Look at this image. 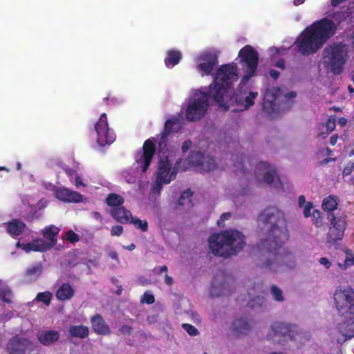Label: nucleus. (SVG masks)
<instances>
[{
    "instance_id": "f257e3e1",
    "label": "nucleus",
    "mask_w": 354,
    "mask_h": 354,
    "mask_svg": "<svg viewBox=\"0 0 354 354\" xmlns=\"http://www.w3.org/2000/svg\"><path fill=\"white\" fill-rule=\"evenodd\" d=\"M237 67L232 64H223L217 70L213 80V87L209 90L206 88L196 91L189 100L185 110L186 119L195 122L202 118L209 106V101L212 98L225 111L229 109L227 100V94L232 87L233 82L237 80Z\"/></svg>"
},
{
    "instance_id": "f03ea898",
    "label": "nucleus",
    "mask_w": 354,
    "mask_h": 354,
    "mask_svg": "<svg viewBox=\"0 0 354 354\" xmlns=\"http://www.w3.org/2000/svg\"><path fill=\"white\" fill-rule=\"evenodd\" d=\"M258 223L266 231L259 247H267L271 243L279 240L286 243L289 239L287 221L284 213L275 207L264 209L258 216Z\"/></svg>"
},
{
    "instance_id": "7ed1b4c3",
    "label": "nucleus",
    "mask_w": 354,
    "mask_h": 354,
    "mask_svg": "<svg viewBox=\"0 0 354 354\" xmlns=\"http://www.w3.org/2000/svg\"><path fill=\"white\" fill-rule=\"evenodd\" d=\"M246 245L244 234L236 229H227L214 233L208 238V245L216 257L228 259L237 255Z\"/></svg>"
},
{
    "instance_id": "20e7f679",
    "label": "nucleus",
    "mask_w": 354,
    "mask_h": 354,
    "mask_svg": "<svg viewBox=\"0 0 354 354\" xmlns=\"http://www.w3.org/2000/svg\"><path fill=\"white\" fill-rule=\"evenodd\" d=\"M284 243H280L279 240H277L267 247H259L261 252L266 257V260L263 263V268L272 272H277L285 271L295 267V257L283 247Z\"/></svg>"
},
{
    "instance_id": "39448f33",
    "label": "nucleus",
    "mask_w": 354,
    "mask_h": 354,
    "mask_svg": "<svg viewBox=\"0 0 354 354\" xmlns=\"http://www.w3.org/2000/svg\"><path fill=\"white\" fill-rule=\"evenodd\" d=\"M323 57L326 68L333 74L340 75L348 58V50L342 43L333 44L325 48Z\"/></svg>"
},
{
    "instance_id": "423d86ee",
    "label": "nucleus",
    "mask_w": 354,
    "mask_h": 354,
    "mask_svg": "<svg viewBox=\"0 0 354 354\" xmlns=\"http://www.w3.org/2000/svg\"><path fill=\"white\" fill-rule=\"evenodd\" d=\"M328 219L330 221V226L326 234V242L332 245L343 239L347 227V220L344 214H330Z\"/></svg>"
},
{
    "instance_id": "0eeeda50",
    "label": "nucleus",
    "mask_w": 354,
    "mask_h": 354,
    "mask_svg": "<svg viewBox=\"0 0 354 354\" xmlns=\"http://www.w3.org/2000/svg\"><path fill=\"white\" fill-rule=\"evenodd\" d=\"M333 296L339 315H354V291L351 288H337Z\"/></svg>"
},
{
    "instance_id": "6e6552de",
    "label": "nucleus",
    "mask_w": 354,
    "mask_h": 354,
    "mask_svg": "<svg viewBox=\"0 0 354 354\" xmlns=\"http://www.w3.org/2000/svg\"><path fill=\"white\" fill-rule=\"evenodd\" d=\"M239 57L243 64L245 75L243 79L248 80L253 77L259 65L258 52L250 45H246L239 52Z\"/></svg>"
},
{
    "instance_id": "1a4fd4ad",
    "label": "nucleus",
    "mask_w": 354,
    "mask_h": 354,
    "mask_svg": "<svg viewBox=\"0 0 354 354\" xmlns=\"http://www.w3.org/2000/svg\"><path fill=\"white\" fill-rule=\"evenodd\" d=\"M295 45L297 50L304 56L315 54L324 46L308 28L303 31Z\"/></svg>"
},
{
    "instance_id": "9d476101",
    "label": "nucleus",
    "mask_w": 354,
    "mask_h": 354,
    "mask_svg": "<svg viewBox=\"0 0 354 354\" xmlns=\"http://www.w3.org/2000/svg\"><path fill=\"white\" fill-rule=\"evenodd\" d=\"M308 28L324 45L335 34L337 25L331 19L324 17L315 21Z\"/></svg>"
},
{
    "instance_id": "9b49d317",
    "label": "nucleus",
    "mask_w": 354,
    "mask_h": 354,
    "mask_svg": "<svg viewBox=\"0 0 354 354\" xmlns=\"http://www.w3.org/2000/svg\"><path fill=\"white\" fill-rule=\"evenodd\" d=\"M254 175L259 181L262 180L268 185L273 183V187L276 189L283 188L282 183L277 174L275 168L266 162H260L257 164Z\"/></svg>"
},
{
    "instance_id": "f8f14e48",
    "label": "nucleus",
    "mask_w": 354,
    "mask_h": 354,
    "mask_svg": "<svg viewBox=\"0 0 354 354\" xmlns=\"http://www.w3.org/2000/svg\"><path fill=\"white\" fill-rule=\"evenodd\" d=\"M37 351V345L28 338L16 335L6 344L8 354H30Z\"/></svg>"
},
{
    "instance_id": "ddd939ff",
    "label": "nucleus",
    "mask_w": 354,
    "mask_h": 354,
    "mask_svg": "<svg viewBox=\"0 0 354 354\" xmlns=\"http://www.w3.org/2000/svg\"><path fill=\"white\" fill-rule=\"evenodd\" d=\"M95 130L97 133V142L101 147L111 145L115 140L114 132L109 127L106 113H102L100 115L95 124Z\"/></svg>"
},
{
    "instance_id": "4468645a",
    "label": "nucleus",
    "mask_w": 354,
    "mask_h": 354,
    "mask_svg": "<svg viewBox=\"0 0 354 354\" xmlns=\"http://www.w3.org/2000/svg\"><path fill=\"white\" fill-rule=\"evenodd\" d=\"M187 161L189 165L199 167L203 171L209 172L216 168L215 160L211 156H205L200 151H192Z\"/></svg>"
},
{
    "instance_id": "2eb2a0df",
    "label": "nucleus",
    "mask_w": 354,
    "mask_h": 354,
    "mask_svg": "<svg viewBox=\"0 0 354 354\" xmlns=\"http://www.w3.org/2000/svg\"><path fill=\"white\" fill-rule=\"evenodd\" d=\"M182 159L178 158L173 167L170 164L168 157L160 158L158 164V170L156 178L163 180L170 179V182L175 179L178 172V166L181 163Z\"/></svg>"
},
{
    "instance_id": "dca6fc26",
    "label": "nucleus",
    "mask_w": 354,
    "mask_h": 354,
    "mask_svg": "<svg viewBox=\"0 0 354 354\" xmlns=\"http://www.w3.org/2000/svg\"><path fill=\"white\" fill-rule=\"evenodd\" d=\"M156 153V146L153 142L148 139L145 140L142 146V152L136 158L137 163L140 166L142 172H146Z\"/></svg>"
},
{
    "instance_id": "f3484780",
    "label": "nucleus",
    "mask_w": 354,
    "mask_h": 354,
    "mask_svg": "<svg viewBox=\"0 0 354 354\" xmlns=\"http://www.w3.org/2000/svg\"><path fill=\"white\" fill-rule=\"evenodd\" d=\"M201 62L198 65V69L203 72L202 75H209L218 64V56L214 53H204L200 56Z\"/></svg>"
},
{
    "instance_id": "a211bd4d",
    "label": "nucleus",
    "mask_w": 354,
    "mask_h": 354,
    "mask_svg": "<svg viewBox=\"0 0 354 354\" xmlns=\"http://www.w3.org/2000/svg\"><path fill=\"white\" fill-rule=\"evenodd\" d=\"M295 326L289 324L276 322L272 325V330L275 336L279 338L283 337L282 341H287L288 339L293 340L295 337Z\"/></svg>"
},
{
    "instance_id": "6ab92c4d",
    "label": "nucleus",
    "mask_w": 354,
    "mask_h": 354,
    "mask_svg": "<svg viewBox=\"0 0 354 354\" xmlns=\"http://www.w3.org/2000/svg\"><path fill=\"white\" fill-rule=\"evenodd\" d=\"M218 276H216L212 282L209 293L212 297H219L221 296H230L232 295V290H230V280L225 279L224 281L218 283Z\"/></svg>"
},
{
    "instance_id": "aec40b11",
    "label": "nucleus",
    "mask_w": 354,
    "mask_h": 354,
    "mask_svg": "<svg viewBox=\"0 0 354 354\" xmlns=\"http://www.w3.org/2000/svg\"><path fill=\"white\" fill-rule=\"evenodd\" d=\"M3 225L7 233L12 238L20 236L26 228V224L20 218H12Z\"/></svg>"
},
{
    "instance_id": "412c9836",
    "label": "nucleus",
    "mask_w": 354,
    "mask_h": 354,
    "mask_svg": "<svg viewBox=\"0 0 354 354\" xmlns=\"http://www.w3.org/2000/svg\"><path fill=\"white\" fill-rule=\"evenodd\" d=\"M345 320L337 325V330L345 338L344 340L354 337V315L344 316Z\"/></svg>"
},
{
    "instance_id": "4be33fe9",
    "label": "nucleus",
    "mask_w": 354,
    "mask_h": 354,
    "mask_svg": "<svg viewBox=\"0 0 354 354\" xmlns=\"http://www.w3.org/2000/svg\"><path fill=\"white\" fill-rule=\"evenodd\" d=\"M60 337V334L55 330H43L37 332L38 342L46 346H49L57 342Z\"/></svg>"
},
{
    "instance_id": "5701e85b",
    "label": "nucleus",
    "mask_w": 354,
    "mask_h": 354,
    "mask_svg": "<svg viewBox=\"0 0 354 354\" xmlns=\"http://www.w3.org/2000/svg\"><path fill=\"white\" fill-rule=\"evenodd\" d=\"M258 93L257 92H249L248 95L243 91H238L233 94V96L230 98V101H234L237 104H241L244 106L245 109H249L252 106L254 102V99L257 97Z\"/></svg>"
},
{
    "instance_id": "b1692460",
    "label": "nucleus",
    "mask_w": 354,
    "mask_h": 354,
    "mask_svg": "<svg viewBox=\"0 0 354 354\" xmlns=\"http://www.w3.org/2000/svg\"><path fill=\"white\" fill-rule=\"evenodd\" d=\"M55 196L59 200L68 203H79L82 201L81 194L65 187L57 189L55 192Z\"/></svg>"
},
{
    "instance_id": "393cba45",
    "label": "nucleus",
    "mask_w": 354,
    "mask_h": 354,
    "mask_svg": "<svg viewBox=\"0 0 354 354\" xmlns=\"http://www.w3.org/2000/svg\"><path fill=\"white\" fill-rule=\"evenodd\" d=\"M252 320L246 317L234 319L232 323L231 329L236 336L247 334L251 329Z\"/></svg>"
},
{
    "instance_id": "a878e982",
    "label": "nucleus",
    "mask_w": 354,
    "mask_h": 354,
    "mask_svg": "<svg viewBox=\"0 0 354 354\" xmlns=\"http://www.w3.org/2000/svg\"><path fill=\"white\" fill-rule=\"evenodd\" d=\"M91 322L93 331L97 335H106L111 334L109 325L100 314L93 316L91 319Z\"/></svg>"
},
{
    "instance_id": "bb28decb",
    "label": "nucleus",
    "mask_w": 354,
    "mask_h": 354,
    "mask_svg": "<svg viewBox=\"0 0 354 354\" xmlns=\"http://www.w3.org/2000/svg\"><path fill=\"white\" fill-rule=\"evenodd\" d=\"M111 215L117 222L122 224L129 223L132 216L131 212L123 206L112 208Z\"/></svg>"
},
{
    "instance_id": "cd10ccee",
    "label": "nucleus",
    "mask_w": 354,
    "mask_h": 354,
    "mask_svg": "<svg viewBox=\"0 0 354 354\" xmlns=\"http://www.w3.org/2000/svg\"><path fill=\"white\" fill-rule=\"evenodd\" d=\"M22 245L23 249L27 252L30 251L46 252L50 249L48 243L41 239L33 240L26 244H22Z\"/></svg>"
},
{
    "instance_id": "c85d7f7f",
    "label": "nucleus",
    "mask_w": 354,
    "mask_h": 354,
    "mask_svg": "<svg viewBox=\"0 0 354 354\" xmlns=\"http://www.w3.org/2000/svg\"><path fill=\"white\" fill-rule=\"evenodd\" d=\"M75 295V291L68 283H62L57 290L55 295L59 301H67L71 299Z\"/></svg>"
},
{
    "instance_id": "c756f323",
    "label": "nucleus",
    "mask_w": 354,
    "mask_h": 354,
    "mask_svg": "<svg viewBox=\"0 0 354 354\" xmlns=\"http://www.w3.org/2000/svg\"><path fill=\"white\" fill-rule=\"evenodd\" d=\"M59 232V229L55 225H50L44 229L42 232L43 236L49 241L48 245L50 249L53 247L57 243V237Z\"/></svg>"
},
{
    "instance_id": "7c9ffc66",
    "label": "nucleus",
    "mask_w": 354,
    "mask_h": 354,
    "mask_svg": "<svg viewBox=\"0 0 354 354\" xmlns=\"http://www.w3.org/2000/svg\"><path fill=\"white\" fill-rule=\"evenodd\" d=\"M182 59V54L176 50H169L165 58V64L167 68H172L177 65Z\"/></svg>"
},
{
    "instance_id": "2f4dec72",
    "label": "nucleus",
    "mask_w": 354,
    "mask_h": 354,
    "mask_svg": "<svg viewBox=\"0 0 354 354\" xmlns=\"http://www.w3.org/2000/svg\"><path fill=\"white\" fill-rule=\"evenodd\" d=\"M338 202L339 198L334 195H330L324 199L322 208L324 211L328 212V216L330 214H334L333 211L337 209Z\"/></svg>"
},
{
    "instance_id": "473e14b6",
    "label": "nucleus",
    "mask_w": 354,
    "mask_h": 354,
    "mask_svg": "<svg viewBox=\"0 0 354 354\" xmlns=\"http://www.w3.org/2000/svg\"><path fill=\"white\" fill-rule=\"evenodd\" d=\"M352 13V8H342L332 15L333 21L337 26L345 21Z\"/></svg>"
},
{
    "instance_id": "72a5a7b5",
    "label": "nucleus",
    "mask_w": 354,
    "mask_h": 354,
    "mask_svg": "<svg viewBox=\"0 0 354 354\" xmlns=\"http://www.w3.org/2000/svg\"><path fill=\"white\" fill-rule=\"evenodd\" d=\"M335 128V118L330 116L326 122L319 124V129L321 131L319 136L325 138L329 133H330Z\"/></svg>"
},
{
    "instance_id": "f704fd0d",
    "label": "nucleus",
    "mask_w": 354,
    "mask_h": 354,
    "mask_svg": "<svg viewBox=\"0 0 354 354\" xmlns=\"http://www.w3.org/2000/svg\"><path fill=\"white\" fill-rule=\"evenodd\" d=\"M68 333L73 337L84 339L88 336L89 329L84 325H74L69 327Z\"/></svg>"
},
{
    "instance_id": "c9c22d12",
    "label": "nucleus",
    "mask_w": 354,
    "mask_h": 354,
    "mask_svg": "<svg viewBox=\"0 0 354 354\" xmlns=\"http://www.w3.org/2000/svg\"><path fill=\"white\" fill-rule=\"evenodd\" d=\"M43 266L41 263H36L26 269L25 276L30 281L36 280L42 273Z\"/></svg>"
},
{
    "instance_id": "e433bc0d",
    "label": "nucleus",
    "mask_w": 354,
    "mask_h": 354,
    "mask_svg": "<svg viewBox=\"0 0 354 354\" xmlns=\"http://www.w3.org/2000/svg\"><path fill=\"white\" fill-rule=\"evenodd\" d=\"M178 120L176 117H174L166 120V122H165L163 131L162 132L161 138L162 139H165L168 136H169L171 133H172L174 131L175 126L178 125Z\"/></svg>"
},
{
    "instance_id": "4c0bfd02",
    "label": "nucleus",
    "mask_w": 354,
    "mask_h": 354,
    "mask_svg": "<svg viewBox=\"0 0 354 354\" xmlns=\"http://www.w3.org/2000/svg\"><path fill=\"white\" fill-rule=\"evenodd\" d=\"M124 202V199L122 196L114 193L109 194L106 198L107 205L112 207V208L121 207Z\"/></svg>"
},
{
    "instance_id": "58836bf2",
    "label": "nucleus",
    "mask_w": 354,
    "mask_h": 354,
    "mask_svg": "<svg viewBox=\"0 0 354 354\" xmlns=\"http://www.w3.org/2000/svg\"><path fill=\"white\" fill-rule=\"evenodd\" d=\"M192 196L193 193L189 189L184 191L178 199V205L181 206L187 205L188 207H192L193 205L191 200Z\"/></svg>"
},
{
    "instance_id": "ea45409f",
    "label": "nucleus",
    "mask_w": 354,
    "mask_h": 354,
    "mask_svg": "<svg viewBox=\"0 0 354 354\" xmlns=\"http://www.w3.org/2000/svg\"><path fill=\"white\" fill-rule=\"evenodd\" d=\"M245 157L243 155L240 156H236L234 167H236L235 172L238 174L239 173L245 174L246 169L244 166Z\"/></svg>"
},
{
    "instance_id": "a19ab883",
    "label": "nucleus",
    "mask_w": 354,
    "mask_h": 354,
    "mask_svg": "<svg viewBox=\"0 0 354 354\" xmlns=\"http://www.w3.org/2000/svg\"><path fill=\"white\" fill-rule=\"evenodd\" d=\"M12 292L8 286L0 288V299L5 303L10 304L12 302Z\"/></svg>"
},
{
    "instance_id": "79ce46f5",
    "label": "nucleus",
    "mask_w": 354,
    "mask_h": 354,
    "mask_svg": "<svg viewBox=\"0 0 354 354\" xmlns=\"http://www.w3.org/2000/svg\"><path fill=\"white\" fill-rule=\"evenodd\" d=\"M129 223H133L136 228L141 230L142 232L148 230V223L147 221H142L138 218H134L131 216Z\"/></svg>"
},
{
    "instance_id": "37998d69",
    "label": "nucleus",
    "mask_w": 354,
    "mask_h": 354,
    "mask_svg": "<svg viewBox=\"0 0 354 354\" xmlns=\"http://www.w3.org/2000/svg\"><path fill=\"white\" fill-rule=\"evenodd\" d=\"M52 297L53 295L50 292L46 291L38 293L36 297V299L39 301L43 302L46 306H49Z\"/></svg>"
},
{
    "instance_id": "c03bdc74",
    "label": "nucleus",
    "mask_w": 354,
    "mask_h": 354,
    "mask_svg": "<svg viewBox=\"0 0 354 354\" xmlns=\"http://www.w3.org/2000/svg\"><path fill=\"white\" fill-rule=\"evenodd\" d=\"M263 109L268 115H271L272 113H274V111H275L276 104H275V102L268 101V99L266 100L263 97Z\"/></svg>"
},
{
    "instance_id": "a18cd8bd",
    "label": "nucleus",
    "mask_w": 354,
    "mask_h": 354,
    "mask_svg": "<svg viewBox=\"0 0 354 354\" xmlns=\"http://www.w3.org/2000/svg\"><path fill=\"white\" fill-rule=\"evenodd\" d=\"M270 292H271V294L273 297V298L277 301H284V297L283 296V292H282V290L279 288L277 286H272L270 287Z\"/></svg>"
},
{
    "instance_id": "49530a36",
    "label": "nucleus",
    "mask_w": 354,
    "mask_h": 354,
    "mask_svg": "<svg viewBox=\"0 0 354 354\" xmlns=\"http://www.w3.org/2000/svg\"><path fill=\"white\" fill-rule=\"evenodd\" d=\"M311 216L314 225L317 227H321L323 224L321 212L319 210L315 209L313 210Z\"/></svg>"
},
{
    "instance_id": "de8ad7c7",
    "label": "nucleus",
    "mask_w": 354,
    "mask_h": 354,
    "mask_svg": "<svg viewBox=\"0 0 354 354\" xmlns=\"http://www.w3.org/2000/svg\"><path fill=\"white\" fill-rule=\"evenodd\" d=\"M182 328L190 335L196 336L199 334L198 330L194 326L189 324H183Z\"/></svg>"
},
{
    "instance_id": "09e8293b",
    "label": "nucleus",
    "mask_w": 354,
    "mask_h": 354,
    "mask_svg": "<svg viewBox=\"0 0 354 354\" xmlns=\"http://www.w3.org/2000/svg\"><path fill=\"white\" fill-rule=\"evenodd\" d=\"M279 92V89L277 88H273L272 90H268L266 91L264 94V97L268 101H271L273 102H275L277 99V95Z\"/></svg>"
},
{
    "instance_id": "8fccbe9b",
    "label": "nucleus",
    "mask_w": 354,
    "mask_h": 354,
    "mask_svg": "<svg viewBox=\"0 0 354 354\" xmlns=\"http://www.w3.org/2000/svg\"><path fill=\"white\" fill-rule=\"evenodd\" d=\"M351 154H354V150L351 151ZM354 170V159L350 161L344 168L342 171L343 176H349Z\"/></svg>"
},
{
    "instance_id": "3c124183",
    "label": "nucleus",
    "mask_w": 354,
    "mask_h": 354,
    "mask_svg": "<svg viewBox=\"0 0 354 354\" xmlns=\"http://www.w3.org/2000/svg\"><path fill=\"white\" fill-rule=\"evenodd\" d=\"M65 236L66 240L71 243H77L80 240L79 235L73 230H68Z\"/></svg>"
},
{
    "instance_id": "603ef678",
    "label": "nucleus",
    "mask_w": 354,
    "mask_h": 354,
    "mask_svg": "<svg viewBox=\"0 0 354 354\" xmlns=\"http://www.w3.org/2000/svg\"><path fill=\"white\" fill-rule=\"evenodd\" d=\"M142 302H145L147 304H152L155 302L154 296L149 292H145L141 299Z\"/></svg>"
},
{
    "instance_id": "864d4df0",
    "label": "nucleus",
    "mask_w": 354,
    "mask_h": 354,
    "mask_svg": "<svg viewBox=\"0 0 354 354\" xmlns=\"http://www.w3.org/2000/svg\"><path fill=\"white\" fill-rule=\"evenodd\" d=\"M303 213L305 218L311 216V209L313 208V204L311 202H307L303 207Z\"/></svg>"
},
{
    "instance_id": "5fc2aeb1",
    "label": "nucleus",
    "mask_w": 354,
    "mask_h": 354,
    "mask_svg": "<svg viewBox=\"0 0 354 354\" xmlns=\"http://www.w3.org/2000/svg\"><path fill=\"white\" fill-rule=\"evenodd\" d=\"M232 216V214L230 212H225L221 214L220 218L217 221V225L219 227L225 226V221L229 220Z\"/></svg>"
},
{
    "instance_id": "6e6d98bb",
    "label": "nucleus",
    "mask_w": 354,
    "mask_h": 354,
    "mask_svg": "<svg viewBox=\"0 0 354 354\" xmlns=\"http://www.w3.org/2000/svg\"><path fill=\"white\" fill-rule=\"evenodd\" d=\"M170 183V179L168 178L166 180L156 178V187L155 188L158 190V192H160L162 189V184H168Z\"/></svg>"
},
{
    "instance_id": "4d7b16f0",
    "label": "nucleus",
    "mask_w": 354,
    "mask_h": 354,
    "mask_svg": "<svg viewBox=\"0 0 354 354\" xmlns=\"http://www.w3.org/2000/svg\"><path fill=\"white\" fill-rule=\"evenodd\" d=\"M123 232V227L121 225H114L111 230V236H120Z\"/></svg>"
},
{
    "instance_id": "13d9d810",
    "label": "nucleus",
    "mask_w": 354,
    "mask_h": 354,
    "mask_svg": "<svg viewBox=\"0 0 354 354\" xmlns=\"http://www.w3.org/2000/svg\"><path fill=\"white\" fill-rule=\"evenodd\" d=\"M119 330L124 335H130L132 333L133 328L129 325H122Z\"/></svg>"
},
{
    "instance_id": "bf43d9fd",
    "label": "nucleus",
    "mask_w": 354,
    "mask_h": 354,
    "mask_svg": "<svg viewBox=\"0 0 354 354\" xmlns=\"http://www.w3.org/2000/svg\"><path fill=\"white\" fill-rule=\"evenodd\" d=\"M319 262L320 264L324 266L327 269L330 268L332 265V263L326 257L320 258Z\"/></svg>"
},
{
    "instance_id": "052dcab7",
    "label": "nucleus",
    "mask_w": 354,
    "mask_h": 354,
    "mask_svg": "<svg viewBox=\"0 0 354 354\" xmlns=\"http://www.w3.org/2000/svg\"><path fill=\"white\" fill-rule=\"evenodd\" d=\"M344 265L348 267L354 265V254L347 256L344 260Z\"/></svg>"
},
{
    "instance_id": "680f3d73",
    "label": "nucleus",
    "mask_w": 354,
    "mask_h": 354,
    "mask_svg": "<svg viewBox=\"0 0 354 354\" xmlns=\"http://www.w3.org/2000/svg\"><path fill=\"white\" fill-rule=\"evenodd\" d=\"M192 141L190 140H185L182 145V151L183 153L187 152L192 146Z\"/></svg>"
},
{
    "instance_id": "e2e57ef3",
    "label": "nucleus",
    "mask_w": 354,
    "mask_h": 354,
    "mask_svg": "<svg viewBox=\"0 0 354 354\" xmlns=\"http://www.w3.org/2000/svg\"><path fill=\"white\" fill-rule=\"evenodd\" d=\"M64 171L67 176L70 178L75 177L77 175L76 170L69 167L65 168Z\"/></svg>"
},
{
    "instance_id": "0e129e2a",
    "label": "nucleus",
    "mask_w": 354,
    "mask_h": 354,
    "mask_svg": "<svg viewBox=\"0 0 354 354\" xmlns=\"http://www.w3.org/2000/svg\"><path fill=\"white\" fill-rule=\"evenodd\" d=\"M269 74H270V77L275 80L278 79V77H279V75H280L279 72L274 69L270 70Z\"/></svg>"
},
{
    "instance_id": "69168bd1",
    "label": "nucleus",
    "mask_w": 354,
    "mask_h": 354,
    "mask_svg": "<svg viewBox=\"0 0 354 354\" xmlns=\"http://www.w3.org/2000/svg\"><path fill=\"white\" fill-rule=\"evenodd\" d=\"M108 255L112 259L115 260L117 261H119L118 254L116 251H115V250H110L108 252Z\"/></svg>"
},
{
    "instance_id": "338daca9",
    "label": "nucleus",
    "mask_w": 354,
    "mask_h": 354,
    "mask_svg": "<svg viewBox=\"0 0 354 354\" xmlns=\"http://www.w3.org/2000/svg\"><path fill=\"white\" fill-rule=\"evenodd\" d=\"M306 198L304 195H301L298 198V205L299 207H302L304 205L306 204Z\"/></svg>"
},
{
    "instance_id": "774afa93",
    "label": "nucleus",
    "mask_w": 354,
    "mask_h": 354,
    "mask_svg": "<svg viewBox=\"0 0 354 354\" xmlns=\"http://www.w3.org/2000/svg\"><path fill=\"white\" fill-rule=\"evenodd\" d=\"M75 185L77 187H79L80 186H83V187L85 186V185L83 183V181L80 176L77 175L75 177Z\"/></svg>"
}]
</instances>
